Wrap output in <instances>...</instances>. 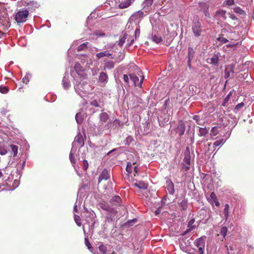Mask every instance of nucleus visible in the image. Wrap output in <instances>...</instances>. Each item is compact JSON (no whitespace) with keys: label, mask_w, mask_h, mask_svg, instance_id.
<instances>
[{"label":"nucleus","mask_w":254,"mask_h":254,"mask_svg":"<svg viewBox=\"0 0 254 254\" xmlns=\"http://www.w3.org/2000/svg\"><path fill=\"white\" fill-rule=\"evenodd\" d=\"M191 30L195 37L200 36L203 32L202 25L199 20L198 16L193 17L191 25Z\"/></svg>","instance_id":"f257e3e1"},{"label":"nucleus","mask_w":254,"mask_h":254,"mask_svg":"<svg viewBox=\"0 0 254 254\" xmlns=\"http://www.w3.org/2000/svg\"><path fill=\"white\" fill-rule=\"evenodd\" d=\"M194 244L198 250H195L192 249V252H189L190 254H203L204 249L205 247V242L202 238H199L196 240L194 242Z\"/></svg>","instance_id":"f03ea898"},{"label":"nucleus","mask_w":254,"mask_h":254,"mask_svg":"<svg viewBox=\"0 0 254 254\" xmlns=\"http://www.w3.org/2000/svg\"><path fill=\"white\" fill-rule=\"evenodd\" d=\"M28 15L29 11L28 10H20L16 13L15 16V20L18 24L24 23L27 20Z\"/></svg>","instance_id":"7ed1b4c3"},{"label":"nucleus","mask_w":254,"mask_h":254,"mask_svg":"<svg viewBox=\"0 0 254 254\" xmlns=\"http://www.w3.org/2000/svg\"><path fill=\"white\" fill-rule=\"evenodd\" d=\"M129 76L135 86H141L144 79L143 76L140 75V79H139V77L134 73L129 74Z\"/></svg>","instance_id":"20e7f679"},{"label":"nucleus","mask_w":254,"mask_h":254,"mask_svg":"<svg viewBox=\"0 0 254 254\" xmlns=\"http://www.w3.org/2000/svg\"><path fill=\"white\" fill-rule=\"evenodd\" d=\"M180 242L181 247L184 250V251L188 253L189 252L192 251V249L190 247V240H187V239H182L180 240Z\"/></svg>","instance_id":"39448f33"},{"label":"nucleus","mask_w":254,"mask_h":254,"mask_svg":"<svg viewBox=\"0 0 254 254\" xmlns=\"http://www.w3.org/2000/svg\"><path fill=\"white\" fill-rule=\"evenodd\" d=\"M199 6L200 8V10L203 11L205 17L210 18L209 13L208 12V4L206 2H201L199 3Z\"/></svg>","instance_id":"423d86ee"},{"label":"nucleus","mask_w":254,"mask_h":254,"mask_svg":"<svg viewBox=\"0 0 254 254\" xmlns=\"http://www.w3.org/2000/svg\"><path fill=\"white\" fill-rule=\"evenodd\" d=\"M110 176L108 173V171L107 169H104L98 178V183H100L103 180H107L109 179Z\"/></svg>","instance_id":"0eeeda50"},{"label":"nucleus","mask_w":254,"mask_h":254,"mask_svg":"<svg viewBox=\"0 0 254 254\" xmlns=\"http://www.w3.org/2000/svg\"><path fill=\"white\" fill-rule=\"evenodd\" d=\"M186 126L183 121H180L177 128V132L180 136L183 135L185 131Z\"/></svg>","instance_id":"6e6552de"},{"label":"nucleus","mask_w":254,"mask_h":254,"mask_svg":"<svg viewBox=\"0 0 254 254\" xmlns=\"http://www.w3.org/2000/svg\"><path fill=\"white\" fill-rule=\"evenodd\" d=\"M219 60V56L217 55H214L211 58H208L206 62L208 64L217 65Z\"/></svg>","instance_id":"1a4fd4ad"},{"label":"nucleus","mask_w":254,"mask_h":254,"mask_svg":"<svg viewBox=\"0 0 254 254\" xmlns=\"http://www.w3.org/2000/svg\"><path fill=\"white\" fill-rule=\"evenodd\" d=\"M133 0H125L122 1L118 5V7L120 9H124L129 6L132 3Z\"/></svg>","instance_id":"9d476101"},{"label":"nucleus","mask_w":254,"mask_h":254,"mask_svg":"<svg viewBox=\"0 0 254 254\" xmlns=\"http://www.w3.org/2000/svg\"><path fill=\"white\" fill-rule=\"evenodd\" d=\"M74 142L77 143L78 145L82 146L84 145V140L82 135L80 133H78L74 138Z\"/></svg>","instance_id":"9b49d317"},{"label":"nucleus","mask_w":254,"mask_h":254,"mask_svg":"<svg viewBox=\"0 0 254 254\" xmlns=\"http://www.w3.org/2000/svg\"><path fill=\"white\" fill-rule=\"evenodd\" d=\"M133 185L141 190H145L147 188V185L144 182L142 181H139L137 183H134Z\"/></svg>","instance_id":"f8f14e48"},{"label":"nucleus","mask_w":254,"mask_h":254,"mask_svg":"<svg viewBox=\"0 0 254 254\" xmlns=\"http://www.w3.org/2000/svg\"><path fill=\"white\" fill-rule=\"evenodd\" d=\"M108 79V76L107 74L104 72H101L99 76V80L100 82L103 83L107 82Z\"/></svg>","instance_id":"ddd939ff"},{"label":"nucleus","mask_w":254,"mask_h":254,"mask_svg":"<svg viewBox=\"0 0 254 254\" xmlns=\"http://www.w3.org/2000/svg\"><path fill=\"white\" fill-rule=\"evenodd\" d=\"M121 198L119 196H114L111 199V202L114 205H119L121 202Z\"/></svg>","instance_id":"4468645a"},{"label":"nucleus","mask_w":254,"mask_h":254,"mask_svg":"<svg viewBox=\"0 0 254 254\" xmlns=\"http://www.w3.org/2000/svg\"><path fill=\"white\" fill-rule=\"evenodd\" d=\"M112 55V54L109 53L108 51H105L96 54V56L99 60L103 57H109Z\"/></svg>","instance_id":"2eb2a0df"},{"label":"nucleus","mask_w":254,"mask_h":254,"mask_svg":"<svg viewBox=\"0 0 254 254\" xmlns=\"http://www.w3.org/2000/svg\"><path fill=\"white\" fill-rule=\"evenodd\" d=\"M208 133V129L206 127H199V136H205Z\"/></svg>","instance_id":"dca6fc26"},{"label":"nucleus","mask_w":254,"mask_h":254,"mask_svg":"<svg viewBox=\"0 0 254 254\" xmlns=\"http://www.w3.org/2000/svg\"><path fill=\"white\" fill-rule=\"evenodd\" d=\"M100 120L103 122H106L109 119V116L106 112H102L99 115Z\"/></svg>","instance_id":"f3484780"},{"label":"nucleus","mask_w":254,"mask_h":254,"mask_svg":"<svg viewBox=\"0 0 254 254\" xmlns=\"http://www.w3.org/2000/svg\"><path fill=\"white\" fill-rule=\"evenodd\" d=\"M29 7L28 8H31V10H35L36 8H38L39 5L38 4L37 2L31 1L28 3L27 4Z\"/></svg>","instance_id":"a211bd4d"},{"label":"nucleus","mask_w":254,"mask_h":254,"mask_svg":"<svg viewBox=\"0 0 254 254\" xmlns=\"http://www.w3.org/2000/svg\"><path fill=\"white\" fill-rule=\"evenodd\" d=\"M114 67V62L113 61H109L105 63L104 69H111Z\"/></svg>","instance_id":"6ab92c4d"},{"label":"nucleus","mask_w":254,"mask_h":254,"mask_svg":"<svg viewBox=\"0 0 254 254\" xmlns=\"http://www.w3.org/2000/svg\"><path fill=\"white\" fill-rule=\"evenodd\" d=\"M226 11L224 10L220 9L216 12V15L219 17H222L224 19L226 18Z\"/></svg>","instance_id":"aec40b11"},{"label":"nucleus","mask_w":254,"mask_h":254,"mask_svg":"<svg viewBox=\"0 0 254 254\" xmlns=\"http://www.w3.org/2000/svg\"><path fill=\"white\" fill-rule=\"evenodd\" d=\"M99 206L101 207V208L103 210L109 212H110L111 211V208L107 204L105 203H100Z\"/></svg>","instance_id":"412c9836"},{"label":"nucleus","mask_w":254,"mask_h":254,"mask_svg":"<svg viewBox=\"0 0 254 254\" xmlns=\"http://www.w3.org/2000/svg\"><path fill=\"white\" fill-rule=\"evenodd\" d=\"M132 16L135 19L142 18L144 16V13L143 11L139 10L135 12Z\"/></svg>","instance_id":"4be33fe9"},{"label":"nucleus","mask_w":254,"mask_h":254,"mask_svg":"<svg viewBox=\"0 0 254 254\" xmlns=\"http://www.w3.org/2000/svg\"><path fill=\"white\" fill-rule=\"evenodd\" d=\"M184 162L185 164L190 165V153L185 154V158L184 159Z\"/></svg>","instance_id":"5701e85b"},{"label":"nucleus","mask_w":254,"mask_h":254,"mask_svg":"<svg viewBox=\"0 0 254 254\" xmlns=\"http://www.w3.org/2000/svg\"><path fill=\"white\" fill-rule=\"evenodd\" d=\"M187 200L185 199H183L180 203L179 205L183 210H186L187 208Z\"/></svg>","instance_id":"b1692460"},{"label":"nucleus","mask_w":254,"mask_h":254,"mask_svg":"<svg viewBox=\"0 0 254 254\" xmlns=\"http://www.w3.org/2000/svg\"><path fill=\"white\" fill-rule=\"evenodd\" d=\"M73 68L75 71L78 74H80V72L82 70V67L79 63H76Z\"/></svg>","instance_id":"393cba45"},{"label":"nucleus","mask_w":254,"mask_h":254,"mask_svg":"<svg viewBox=\"0 0 254 254\" xmlns=\"http://www.w3.org/2000/svg\"><path fill=\"white\" fill-rule=\"evenodd\" d=\"M234 11L240 15H245V11L240 7L237 6L233 8Z\"/></svg>","instance_id":"a878e982"},{"label":"nucleus","mask_w":254,"mask_h":254,"mask_svg":"<svg viewBox=\"0 0 254 254\" xmlns=\"http://www.w3.org/2000/svg\"><path fill=\"white\" fill-rule=\"evenodd\" d=\"M11 151L13 153V156L15 157L17 154L18 152V146L13 144L10 145Z\"/></svg>","instance_id":"bb28decb"},{"label":"nucleus","mask_w":254,"mask_h":254,"mask_svg":"<svg viewBox=\"0 0 254 254\" xmlns=\"http://www.w3.org/2000/svg\"><path fill=\"white\" fill-rule=\"evenodd\" d=\"M217 200H218V199L215 193L214 192H212L210 193V197L209 198V201L211 202L212 204H213V203Z\"/></svg>","instance_id":"cd10ccee"},{"label":"nucleus","mask_w":254,"mask_h":254,"mask_svg":"<svg viewBox=\"0 0 254 254\" xmlns=\"http://www.w3.org/2000/svg\"><path fill=\"white\" fill-rule=\"evenodd\" d=\"M89 44L88 42L84 43L79 45L77 48L78 51H81L85 50L87 48V45Z\"/></svg>","instance_id":"c85d7f7f"},{"label":"nucleus","mask_w":254,"mask_h":254,"mask_svg":"<svg viewBox=\"0 0 254 254\" xmlns=\"http://www.w3.org/2000/svg\"><path fill=\"white\" fill-rule=\"evenodd\" d=\"M229 205L228 204H226L225 205V208L224 209V213L225 217V218L226 219H228L229 215Z\"/></svg>","instance_id":"c756f323"},{"label":"nucleus","mask_w":254,"mask_h":254,"mask_svg":"<svg viewBox=\"0 0 254 254\" xmlns=\"http://www.w3.org/2000/svg\"><path fill=\"white\" fill-rule=\"evenodd\" d=\"M218 134V127H213L211 130L210 134L212 136H216Z\"/></svg>","instance_id":"7c9ffc66"},{"label":"nucleus","mask_w":254,"mask_h":254,"mask_svg":"<svg viewBox=\"0 0 254 254\" xmlns=\"http://www.w3.org/2000/svg\"><path fill=\"white\" fill-rule=\"evenodd\" d=\"M153 0H144L142 3L144 8L151 6L153 3Z\"/></svg>","instance_id":"2f4dec72"},{"label":"nucleus","mask_w":254,"mask_h":254,"mask_svg":"<svg viewBox=\"0 0 254 254\" xmlns=\"http://www.w3.org/2000/svg\"><path fill=\"white\" fill-rule=\"evenodd\" d=\"M227 228L225 226L223 227L220 230V233L224 238H225L227 235Z\"/></svg>","instance_id":"473e14b6"},{"label":"nucleus","mask_w":254,"mask_h":254,"mask_svg":"<svg viewBox=\"0 0 254 254\" xmlns=\"http://www.w3.org/2000/svg\"><path fill=\"white\" fill-rule=\"evenodd\" d=\"M8 87L5 86H0V92L2 94H6L8 92Z\"/></svg>","instance_id":"72a5a7b5"},{"label":"nucleus","mask_w":254,"mask_h":254,"mask_svg":"<svg viewBox=\"0 0 254 254\" xmlns=\"http://www.w3.org/2000/svg\"><path fill=\"white\" fill-rule=\"evenodd\" d=\"M224 143V139L223 138H221L220 139L217 140L213 143V145L215 147H217L219 146L221 144H223Z\"/></svg>","instance_id":"f704fd0d"},{"label":"nucleus","mask_w":254,"mask_h":254,"mask_svg":"<svg viewBox=\"0 0 254 254\" xmlns=\"http://www.w3.org/2000/svg\"><path fill=\"white\" fill-rule=\"evenodd\" d=\"M168 187L170 188L169 193L170 194H173L174 192V184L172 182L170 181L168 184Z\"/></svg>","instance_id":"c9c22d12"},{"label":"nucleus","mask_w":254,"mask_h":254,"mask_svg":"<svg viewBox=\"0 0 254 254\" xmlns=\"http://www.w3.org/2000/svg\"><path fill=\"white\" fill-rule=\"evenodd\" d=\"M99 251L103 254H106L107 248L105 246L102 245L98 247Z\"/></svg>","instance_id":"e433bc0d"},{"label":"nucleus","mask_w":254,"mask_h":254,"mask_svg":"<svg viewBox=\"0 0 254 254\" xmlns=\"http://www.w3.org/2000/svg\"><path fill=\"white\" fill-rule=\"evenodd\" d=\"M217 40L222 44H225L228 42V40L223 36H219L217 38Z\"/></svg>","instance_id":"4c0bfd02"},{"label":"nucleus","mask_w":254,"mask_h":254,"mask_svg":"<svg viewBox=\"0 0 254 254\" xmlns=\"http://www.w3.org/2000/svg\"><path fill=\"white\" fill-rule=\"evenodd\" d=\"M152 39L153 41L155 42L156 43H159L162 41V38L161 37H158L155 35L153 36Z\"/></svg>","instance_id":"58836bf2"},{"label":"nucleus","mask_w":254,"mask_h":254,"mask_svg":"<svg viewBox=\"0 0 254 254\" xmlns=\"http://www.w3.org/2000/svg\"><path fill=\"white\" fill-rule=\"evenodd\" d=\"M132 170V166L131 164V163L128 162L127 164V168H126V171L128 173H131Z\"/></svg>","instance_id":"ea45409f"},{"label":"nucleus","mask_w":254,"mask_h":254,"mask_svg":"<svg viewBox=\"0 0 254 254\" xmlns=\"http://www.w3.org/2000/svg\"><path fill=\"white\" fill-rule=\"evenodd\" d=\"M193 119L196 121L197 124L199 125H201L202 124L200 122V117L198 115H195L193 117Z\"/></svg>","instance_id":"a19ab883"},{"label":"nucleus","mask_w":254,"mask_h":254,"mask_svg":"<svg viewBox=\"0 0 254 254\" xmlns=\"http://www.w3.org/2000/svg\"><path fill=\"white\" fill-rule=\"evenodd\" d=\"M231 95V93L230 92L227 96L225 98L224 100V101H223V106H225V104L227 103L229 99H230V96Z\"/></svg>","instance_id":"79ce46f5"},{"label":"nucleus","mask_w":254,"mask_h":254,"mask_svg":"<svg viewBox=\"0 0 254 254\" xmlns=\"http://www.w3.org/2000/svg\"><path fill=\"white\" fill-rule=\"evenodd\" d=\"M85 244L89 250H91L92 248L88 238H85Z\"/></svg>","instance_id":"37998d69"},{"label":"nucleus","mask_w":254,"mask_h":254,"mask_svg":"<svg viewBox=\"0 0 254 254\" xmlns=\"http://www.w3.org/2000/svg\"><path fill=\"white\" fill-rule=\"evenodd\" d=\"M94 35L98 37H103L105 35V34L100 31H95Z\"/></svg>","instance_id":"c03bdc74"},{"label":"nucleus","mask_w":254,"mask_h":254,"mask_svg":"<svg viewBox=\"0 0 254 254\" xmlns=\"http://www.w3.org/2000/svg\"><path fill=\"white\" fill-rule=\"evenodd\" d=\"M69 159H70V160L72 164H75V159L74 156L71 153H70V154H69Z\"/></svg>","instance_id":"a18cd8bd"},{"label":"nucleus","mask_w":254,"mask_h":254,"mask_svg":"<svg viewBox=\"0 0 254 254\" xmlns=\"http://www.w3.org/2000/svg\"><path fill=\"white\" fill-rule=\"evenodd\" d=\"M90 105L95 107H99V104L97 100H94L93 101H92L90 103Z\"/></svg>","instance_id":"49530a36"},{"label":"nucleus","mask_w":254,"mask_h":254,"mask_svg":"<svg viewBox=\"0 0 254 254\" xmlns=\"http://www.w3.org/2000/svg\"><path fill=\"white\" fill-rule=\"evenodd\" d=\"M83 168L85 170H86L88 169V161L86 160H84L83 161Z\"/></svg>","instance_id":"de8ad7c7"},{"label":"nucleus","mask_w":254,"mask_h":254,"mask_svg":"<svg viewBox=\"0 0 254 254\" xmlns=\"http://www.w3.org/2000/svg\"><path fill=\"white\" fill-rule=\"evenodd\" d=\"M182 169L185 171H187L190 169V165H188L186 164H184L182 166Z\"/></svg>","instance_id":"09e8293b"},{"label":"nucleus","mask_w":254,"mask_h":254,"mask_svg":"<svg viewBox=\"0 0 254 254\" xmlns=\"http://www.w3.org/2000/svg\"><path fill=\"white\" fill-rule=\"evenodd\" d=\"M227 5L230 6L234 4V0H227L225 1Z\"/></svg>","instance_id":"8fccbe9b"},{"label":"nucleus","mask_w":254,"mask_h":254,"mask_svg":"<svg viewBox=\"0 0 254 254\" xmlns=\"http://www.w3.org/2000/svg\"><path fill=\"white\" fill-rule=\"evenodd\" d=\"M126 39V38L125 36L122 37L119 41V45L120 46H123L125 42Z\"/></svg>","instance_id":"3c124183"},{"label":"nucleus","mask_w":254,"mask_h":254,"mask_svg":"<svg viewBox=\"0 0 254 254\" xmlns=\"http://www.w3.org/2000/svg\"><path fill=\"white\" fill-rule=\"evenodd\" d=\"M74 219H75L76 224L78 226H80L81 223L78 222V221L80 220V217L76 215V216H75Z\"/></svg>","instance_id":"603ef678"},{"label":"nucleus","mask_w":254,"mask_h":254,"mask_svg":"<svg viewBox=\"0 0 254 254\" xmlns=\"http://www.w3.org/2000/svg\"><path fill=\"white\" fill-rule=\"evenodd\" d=\"M245 104L244 103L242 102V103H240L239 104H238L236 106V109L237 110H239L240 109H241V108L243 107L244 106Z\"/></svg>","instance_id":"864d4df0"},{"label":"nucleus","mask_w":254,"mask_h":254,"mask_svg":"<svg viewBox=\"0 0 254 254\" xmlns=\"http://www.w3.org/2000/svg\"><path fill=\"white\" fill-rule=\"evenodd\" d=\"M29 81V79L28 76H25L22 79V82L25 84H27Z\"/></svg>","instance_id":"5fc2aeb1"},{"label":"nucleus","mask_w":254,"mask_h":254,"mask_svg":"<svg viewBox=\"0 0 254 254\" xmlns=\"http://www.w3.org/2000/svg\"><path fill=\"white\" fill-rule=\"evenodd\" d=\"M123 80L126 83H127L128 82V80H129L128 75L124 74V76H123Z\"/></svg>","instance_id":"6e6d98bb"},{"label":"nucleus","mask_w":254,"mask_h":254,"mask_svg":"<svg viewBox=\"0 0 254 254\" xmlns=\"http://www.w3.org/2000/svg\"><path fill=\"white\" fill-rule=\"evenodd\" d=\"M7 153V150L5 149H0V154L3 155L6 154Z\"/></svg>","instance_id":"4d7b16f0"},{"label":"nucleus","mask_w":254,"mask_h":254,"mask_svg":"<svg viewBox=\"0 0 254 254\" xmlns=\"http://www.w3.org/2000/svg\"><path fill=\"white\" fill-rule=\"evenodd\" d=\"M136 221L137 220L136 219H133L131 220L128 221L127 223L129 225H132V223L136 222Z\"/></svg>","instance_id":"13d9d810"},{"label":"nucleus","mask_w":254,"mask_h":254,"mask_svg":"<svg viewBox=\"0 0 254 254\" xmlns=\"http://www.w3.org/2000/svg\"><path fill=\"white\" fill-rule=\"evenodd\" d=\"M226 247L227 248V250L228 251H229V250L233 251L234 250L232 246H229V247H228L227 245H226ZM228 254H230V253L229 252H228Z\"/></svg>","instance_id":"bf43d9fd"},{"label":"nucleus","mask_w":254,"mask_h":254,"mask_svg":"<svg viewBox=\"0 0 254 254\" xmlns=\"http://www.w3.org/2000/svg\"><path fill=\"white\" fill-rule=\"evenodd\" d=\"M230 17L234 20H236L238 19L237 17L233 14H231L230 15Z\"/></svg>","instance_id":"052dcab7"},{"label":"nucleus","mask_w":254,"mask_h":254,"mask_svg":"<svg viewBox=\"0 0 254 254\" xmlns=\"http://www.w3.org/2000/svg\"><path fill=\"white\" fill-rule=\"evenodd\" d=\"M161 212V208L159 207L157 209V210L155 211V213L156 215H158L160 214Z\"/></svg>","instance_id":"680f3d73"},{"label":"nucleus","mask_w":254,"mask_h":254,"mask_svg":"<svg viewBox=\"0 0 254 254\" xmlns=\"http://www.w3.org/2000/svg\"><path fill=\"white\" fill-rule=\"evenodd\" d=\"M134 171L135 172V173L136 174H138V172H139V169L138 168H137V166H134Z\"/></svg>","instance_id":"e2e57ef3"},{"label":"nucleus","mask_w":254,"mask_h":254,"mask_svg":"<svg viewBox=\"0 0 254 254\" xmlns=\"http://www.w3.org/2000/svg\"><path fill=\"white\" fill-rule=\"evenodd\" d=\"M69 86V84L68 83H64V86L65 89L68 88Z\"/></svg>","instance_id":"0e129e2a"},{"label":"nucleus","mask_w":254,"mask_h":254,"mask_svg":"<svg viewBox=\"0 0 254 254\" xmlns=\"http://www.w3.org/2000/svg\"><path fill=\"white\" fill-rule=\"evenodd\" d=\"M214 203H215L216 206L219 207L220 206V203L218 201V200H217L216 201H214Z\"/></svg>","instance_id":"69168bd1"},{"label":"nucleus","mask_w":254,"mask_h":254,"mask_svg":"<svg viewBox=\"0 0 254 254\" xmlns=\"http://www.w3.org/2000/svg\"><path fill=\"white\" fill-rule=\"evenodd\" d=\"M114 123L118 124L119 126L120 125V121L118 119H115Z\"/></svg>","instance_id":"338daca9"},{"label":"nucleus","mask_w":254,"mask_h":254,"mask_svg":"<svg viewBox=\"0 0 254 254\" xmlns=\"http://www.w3.org/2000/svg\"><path fill=\"white\" fill-rule=\"evenodd\" d=\"M194 222V220H190V222H189V224H192Z\"/></svg>","instance_id":"774afa93"}]
</instances>
